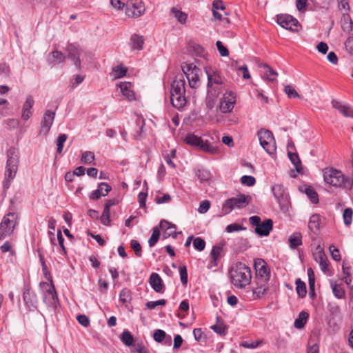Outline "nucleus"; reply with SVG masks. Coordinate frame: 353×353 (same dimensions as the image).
<instances>
[{
    "label": "nucleus",
    "instance_id": "nucleus-1",
    "mask_svg": "<svg viewBox=\"0 0 353 353\" xmlns=\"http://www.w3.org/2000/svg\"><path fill=\"white\" fill-rule=\"evenodd\" d=\"M254 268L255 286L252 288V294L253 298L257 299L263 296L270 288L271 272L268 263L261 258L254 260Z\"/></svg>",
    "mask_w": 353,
    "mask_h": 353
},
{
    "label": "nucleus",
    "instance_id": "nucleus-2",
    "mask_svg": "<svg viewBox=\"0 0 353 353\" xmlns=\"http://www.w3.org/2000/svg\"><path fill=\"white\" fill-rule=\"evenodd\" d=\"M208 77L207 105H213L214 100L225 90L226 84L220 72L212 68H205Z\"/></svg>",
    "mask_w": 353,
    "mask_h": 353
},
{
    "label": "nucleus",
    "instance_id": "nucleus-3",
    "mask_svg": "<svg viewBox=\"0 0 353 353\" xmlns=\"http://www.w3.org/2000/svg\"><path fill=\"white\" fill-rule=\"evenodd\" d=\"M230 275L232 283L239 288H245L251 283V270L242 262H236L231 267Z\"/></svg>",
    "mask_w": 353,
    "mask_h": 353
},
{
    "label": "nucleus",
    "instance_id": "nucleus-4",
    "mask_svg": "<svg viewBox=\"0 0 353 353\" xmlns=\"http://www.w3.org/2000/svg\"><path fill=\"white\" fill-rule=\"evenodd\" d=\"M6 165L5 170V179L3 182L4 189H8L11 181L15 178L19 164V150L12 147L6 152Z\"/></svg>",
    "mask_w": 353,
    "mask_h": 353
},
{
    "label": "nucleus",
    "instance_id": "nucleus-5",
    "mask_svg": "<svg viewBox=\"0 0 353 353\" xmlns=\"http://www.w3.org/2000/svg\"><path fill=\"white\" fill-rule=\"evenodd\" d=\"M323 179L326 183L336 188L351 189L353 180L345 177L343 172L333 168H326L323 170Z\"/></svg>",
    "mask_w": 353,
    "mask_h": 353
},
{
    "label": "nucleus",
    "instance_id": "nucleus-6",
    "mask_svg": "<svg viewBox=\"0 0 353 353\" xmlns=\"http://www.w3.org/2000/svg\"><path fill=\"white\" fill-rule=\"evenodd\" d=\"M185 85V81L183 77H176L171 85L170 101L172 105L179 110L183 108L186 103Z\"/></svg>",
    "mask_w": 353,
    "mask_h": 353
},
{
    "label": "nucleus",
    "instance_id": "nucleus-7",
    "mask_svg": "<svg viewBox=\"0 0 353 353\" xmlns=\"http://www.w3.org/2000/svg\"><path fill=\"white\" fill-rule=\"evenodd\" d=\"M252 197L250 195L239 194L237 197H232L226 199L222 205V211L224 214H228L234 209H241L246 207L251 202Z\"/></svg>",
    "mask_w": 353,
    "mask_h": 353
},
{
    "label": "nucleus",
    "instance_id": "nucleus-8",
    "mask_svg": "<svg viewBox=\"0 0 353 353\" xmlns=\"http://www.w3.org/2000/svg\"><path fill=\"white\" fill-rule=\"evenodd\" d=\"M184 141L188 145L212 154H216L219 152V149L216 146L211 145L208 141H204L200 137L196 136L194 134H188Z\"/></svg>",
    "mask_w": 353,
    "mask_h": 353
},
{
    "label": "nucleus",
    "instance_id": "nucleus-9",
    "mask_svg": "<svg viewBox=\"0 0 353 353\" xmlns=\"http://www.w3.org/2000/svg\"><path fill=\"white\" fill-rule=\"evenodd\" d=\"M18 215L14 212L6 214L0 223V241L10 236L17 223Z\"/></svg>",
    "mask_w": 353,
    "mask_h": 353
},
{
    "label": "nucleus",
    "instance_id": "nucleus-10",
    "mask_svg": "<svg viewBox=\"0 0 353 353\" xmlns=\"http://www.w3.org/2000/svg\"><path fill=\"white\" fill-rule=\"evenodd\" d=\"M181 69L185 74L189 85L192 88H196L199 85L201 70L192 63L183 62Z\"/></svg>",
    "mask_w": 353,
    "mask_h": 353
},
{
    "label": "nucleus",
    "instance_id": "nucleus-11",
    "mask_svg": "<svg viewBox=\"0 0 353 353\" xmlns=\"http://www.w3.org/2000/svg\"><path fill=\"white\" fill-rule=\"evenodd\" d=\"M258 137L260 145L269 154L276 152V145L274 137L270 130L261 129L258 131Z\"/></svg>",
    "mask_w": 353,
    "mask_h": 353
},
{
    "label": "nucleus",
    "instance_id": "nucleus-12",
    "mask_svg": "<svg viewBox=\"0 0 353 353\" xmlns=\"http://www.w3.org/2000/svg\"><path fill=\"white\" fill-rule=\"evenodd\" d=\"M125 6L126 15L132 18H138L145 11V5L141 0H128Z\"/></svg>",
    "mask_w": 353,
    "mask_h": 353
},
{
    "label": "nucleus",
    "instance_id": "nucleus-13",
    "mask_svg": "<svg viewBox=\"0 0 353 353\" xmlns=\"http://www.w3.org/2000/svg\"><path fill=\"white\" fill-rule=\"evenodd\" d=\"M236 96L232 91H226L221 99L219 108L222 113H230L234 109Z\"/></svg>",
    "mask_w": 353,
    "mask_h": 353
},
{
    "label": "nucleus",
    "instance_id": "nucleus-14",
    "mask_svg": "<svg viewBox=\"0 0 353 353\" xmlns=\"http://www.w3.org/2000/svg\"><path fill=\"white\" fill-rule=\"evenodd\" d=\"M276 18L278 24L282 28L292 31L297 30L296 28L299 25V21L296 19L286 14H279Z\"/></svg>",
    "mask_w": 353,
    "mask_h": 353
},
{
    "label": "nucleus",
    "instance_id": "nucleus-15",
    "mask_svg": "<svg viewBox=\"0 0 353 353\" xmlns=\"http://www.w3.org/2000/svg\"><path fill=\"white\" fill-rule=\"evenodd\" d=\"M331 105L343 117L353 118V108L350 104L336 99H333L331 101Z\"/></svg>",
    "mask_w": 353,
    "mask_h": 353
},
{
    "label": "nucleus",
    "instance_id": "nucleus-16",
    "mask_svg": "<svg viewBox=\"0 0 353 353\" xmlns=\"http://www.w3.org/2000/svg\"><path fill=\"white\" fill-rule=\"evenodd\" d=\"M40 285L43 288L48 295H45L43 300L45 302H48L49 305H56L58 301V296L55 288L51 281L50 283L43 282Z\"/></svg>",
    "mask_w": 353,
    "mask_h": 353
},
{
    "label": "nucleus",
    "instance_id": "nucleus-17",
    "mask_svg": "<svg viewBox=\"0 0 353 353\" xmlns=\"http://www.w3.org/2000/svg\"><path fill=\"white\" fill-rule=\"evenodd\" d=\"M68 57L73 61L74 65L79 69L81 68V60L79 57L83 50L73 44H69L67 47Z\"/></svg>",
    "mask_w": 353,
    "mask_h": 353
},
{
    "label": "nucleus",
    "instance_id": "nucleus-18",
    "mask_svg": "<svg viewBox=\"0 0 353 353\" xmlns=\"http://www.w3.org/2000/svg\"><path fill=\"white\" fill-rule=\"evenodd\" d=\"M313 256L315 261L319 263L321 270L325 272L328 266V261L323 250L319 247L317 248Z\"/></svg>",
    "mask_w": 353,
    "mask_h": 353
},
{
    "label": "nucleus",
    "instance_id": "nucleus-19",
    "mask_svg": "<svg viewBox=\"0 0 353 353\" xmlns=\"http://www.w3.org/2000/svg\"><path fill=\"white\" fill-rule=\"evenodd\" d=\"M55 117V112L46 110L43 118L41 121V131L44 132L46 134H48L50 130V128L53 123L54 119Z\"/></svg>",
    "mask_w": 353,
    "mask_h": 353
},
{
    "label": "nucleus",
    "instance_id": "nucleus-20",
    "mask_svg": "<svg viewBox=\"0 0 353 353\" xmlns=\"http://www.w3.org/2000/svg\"><path fill=\"white\" fill-rule=\"evenodd\" d=\"M273 222L271 219H265L261 222L257 228H255V232L259 236H268L272 230Z\"/></svg>",
    "mask_w": 353,
    "mask_h": 353
},
{
    "label": "nucleus",
    "instance_id": "nucleus-21",
    "mask_svg": "<svg viewBox=\"0 0 353 353\" xmlns=\"http://www.w3.org/2000/svg\"><path fill=\"white\" fill-rule=\"evenodd\" d=\"M149 283L152 289L157 292H161L163 289V284L160 276L155 272L151 274Z\"/></svg>",
    "mask_w": 353,
    "mask_h": 353
},
{
    "label": "nucleus",
    "instance_id": "nucleus-22",
    "mask_svg": "<svg viewBox=\"0 0 353 353\" xmlns=\"http://www.w3.org/2000/svg\"><path fill=\"white\" fill-rule=\"evenodd\" d=\"M132 84L130 82H122L119 84L121 92L123 97L128 101H133L135 99V94L131 89Z\"/></svg>",
    "mask_w": 353,
    "mask_h": 353
},
{
    "label": "nucleus",
    "instance_id": "nucleus-23",
    "mask_svg": "<svg viewBox=\"0 0 353 353\" xmlns=\"http://www.w3.org/2000/svg\"><path fill=\"white\" fill-rule=\"evenodd\" d=\"M34 103V101L31 95H29L23 103L22 118L24 120H28L32 115L31 109Z\"/></svg>",
    "mask_w": 353,
    "mask_h": 353
},
{
    "label": "nucleus",
    "instance_id": "nucleus-24",
    "mask_svg": "<svg viewBox=\"0 0 353 353\" xmlns=\"http://www.w3.org/2000/svg\"><path fill=\"white\" fill-rule=\"evenodd\" d=\"M290 247L294 249L302 244V235L300 232H296L291 234L288 239Z\"/></svg>",
    "mask_w": 353,
    "mask_h": 353
},
{
    "label": "nucleus",
    "instance_id": "nucleus-25",
    "mask_svg": "<svg viewBox=\"0 0 353 353\" xmlns=\"http://www.w3.org/2000/svg\"><path fill=\"white\" fill-rule=\"evenodd\" d=\"M131 46L133 50H141L144 43L143 36L133 34L130 38Z\"/></svg>",
    "mask_w": 353,
    "mask_h": 353
},
{
    "label": "nucleus",
    "instance_id": "nucleus-26",
    "mask_svg": "<svg viewBox=\"0 0 353 353\" xmlns=\"http://www.w3.org/2000/svg\"><path fill=\"white\" fill-rule=\"evenodd\" d=\"M309 314L305 311H302L299 313V316L294 321V327L297 329H301L305 325Z\"/></svg>",
    "mask_w": 353,
    "mask_h": 353
},
{
    "label": "nucleus",
    "instance_id": "nucleus-27",
    "mask_svg": "<svg viewBox=\"0 0 353 353\" xmlns=\"http://www.w3.org/2000/svg\"><path fill=\"white\" fill-rule=\"evenodd\" d=\"M171 13L181 24H185L188 19V14L174 7L171 9Z\"/></svg>",
    "mask_w": 353,
    "mask_h": 353
},
{
    "label": "nucleus",
    "instance_id": "nucleus-28",
    "mask_svg": "<svg viewBox=\"0 0 353 353\" xmlns=\"http://www.w3.org/2000/svg\"><path fill=\"white\" fill-rule=\"evenodd\" d=\"M262 67L266 68V72L263 74V78L268 81H274L276 79L278 73L268 64H263Z\"/></svg>",
    "mask_w": 353,
    "mask_h": 353
},
{
    "label": "nucleus",
    "instance_id": "nucleus-29",
    "mask_svg": "<svg viewBox=\"0 0 353 353\" xmlns=\"http://www.w3.org/2000/svg\"><path fill=\"white\" fill-rule=\"evenodd\" d=\"M321 219L319 214H313L310 216L308 228L312 232H315L319 229Z\"/></svg>",
    "mask_w": 353,
    "mask_h": 353
},
{
    "label": "nucleus",
    "instance_id": "nucleus-30",
    "mask_svg": "<svg viewBox=\"0 0 353 353\" xmlns=\"http://www.w3.org/2000/svg\"><path fill=\"white\" fill-rule=\"evenodd\" d=\"M33 298H34V294L31 292L30 289L26 288L23 293V301H24L26 305L28 307H35V305L34 304Z\"/></svg>",
    "mask_w": 353,
    "mask_h": 353
},
{
    "label": "nucleus",
    "instance_id": "nucleus-31",
    "mask_svg": "<svg viewBox=\"0 0 353 353\" xmlns=\"http://www.w3.org/2000/svg\"><path fill=\"white\" fill-rule=\"evenodd\" d=\"M119 300L123 304L130 303L132 301V292L128 288H123L119 294Z\"/></svg>",
    "mask_w": 353,
    "mask_h": 353
},
{
    "label": "nucleus",
    "instance_id": "nucleus-32",
    "mask_svg": "<svg viewBox=\"0 0 353 353\" xmlns=\"http://www.w3.org/2000/svg\"><path fill=\"white\" fill-rule=\"evenodd\" d=\"M127 70V68L122 64L117 65L112 69V76L114 79L121 78L125 75Z\"/></svg>",
    "mask_w": 353,
    "mask_h": 353
},
{
    "label": "nucleus",
    "instance_id": "nucleus-33",
    "mask_svg": "<svg viewBox=\"0 0 353 353\" xmlns=\"http://www.w3.org/2000/svg\"><path fill=\"white\" fill-rule=\"evenodd\" d=\"M223 248L221 246L215 245L212 248L210 255L212 257V263L214 265H217V261L221 256Z\"/></svg>",
    "mask_w": 353,
    "mask_h": 353
},
{
    "label": "nucleus",
    "instance_id": "nucleus-34",
    "mask_svg": "<svg viewBox=\"0 0 353 353\" xmlns=\"http://www.w3.org/2000/svg\"><path fill=\"white\" fill-rule=\"evenodd\" d=\"M296 290L298 295L303 298L305 297L307 293L306 285L300 279L296 280Z\"/></svg>",
    "mask_w": 353,
    "mask_h": 353
},
{
    "label": "nucleus",
    "instance_id": "nucleus-35",
    "mask_svg": "<svg viewBox=\"0 0 353 353\" xmlns=\"http://www.w3.org/2000/svg\"><path fill=\"white\" fill-rule=\"evenodd\" d=\"M331 287H332L334 295L337 299H343L345 297V290H344L343 288L341 286V285L332 283Z\"/></svg>",
    "mask_w": 353,
    "mask_h": 353
},
{
    "label": "nucleus",
    "instance_id": "nucleus-36",
    "mask_svg": "<svg viewBox=\"0 0 353 353\" xmlns=\"http://www.w3.org/2000/svg\"><path fill=\"white\" fill-rule=\"evenodd\" d=\"M288 157H289V159H290L291 162L294 164L296 171L298 172H300L302 168H301V162L300 161L299 155L296 153H292V152H289Z\"/></svg>",
    "mask_w": 353,
    "mask_h": 353
},
{
    "label": "nucleus",
    "instance_id": "nucleus-37",
    "mask_svg": "<svg viewBox=\"0 0 353 353\" xmlns=\"http://www.w3.org/2000/svg\"><path fill=\"white\" fill-rule=\"evenodd\" d=\"M305 194H307L308 199L310 201L316 204L319 203V196L316 192L311 187L306 188L305 190Z\"/></svg>",
    "mask_w": 353,
    "mask_h": 353
},
{
    "label": "nucleus",
    "instance_id": "nucleus-38",
    "mask_svg": "<svg viewBox=\"0 0 353 353\" xmlns=\"http://www.w3.org/2000/svg\"><path fill=\"white\" fill-rule=\"evenodd\" d=\"M341 26H342V28L345 30H349L350 29H352V19L350 18V16L348 14H343V16L341 17Z\"/></svg>",
    "mask_w": 353,
    "mask_h": 353
},
{
    "label": "nucleus",
    "instance_id": "nucleus-39",
    "mask_svg": "<svg viewBox=\"0 0 353 353\" xmlns=\"http://www.w3.org/2000/svg\"><path fill=\"white\" fill-rule=\"evenodd\" d=\"M160 236V231L158 226L153 228L152 234L148 240L150 247H153L158 241Z\"/></svg>",
    "mask_w": 353,
    "mask_h": 353
},
{
    "label": "nucleus",
    "instance_id": "nucleus-40",
    "mask_svg": "<svg viewBox=\"0 0 353 353\" xmlns=\"http://www.w3.org/2000/svg\"><path fill=\"white\" fill-rule=\"evenodd\" d=\"M94 161V154L90 151L83 152L81 162L84 164H91Z\"/></svg>",
    "mask_w": 353,
    "mask_h": 353
},
{
    "label": "nucleus",
    "instance_id": "nucleus-41",
    "mask_svg": "<svg viewBox=\"0 0 353 353\" xmlns=\"http://www.w3.org/2000/svg\"><path fill=\"white\" fill-rule=\"evenodd\" d=\"M255 96L258 100L260 101L261 105L263 106L265 104L269 103L268 97L263 94V90L260 89H256L254 91Z\"/></svg>",
    "mask_w": 353,
    "mask_h": 353
},
{
    "label": "nucleus",
    "instance_id": "nucleus-42",
    "mask_svg": "<svg viewBox=\"0 0 353 353\" xmlns=\"http://www.w3.org/2000/svg\"><path fill=\"white\" fill-rule=\"evenodd\" d=\"M121 341L127 346L132 345L134 339L132 335L129 331H124L121 334Z\"/></svg>",
    "mask_w": 353,
    "mask_h": 353
},
{
    "label": "nucleus",
    "instance_id": "nucleus-43",
    "mask_svg": "<svg viewBox=\"0 0 353 353\" xmlns=\"http://www.w3.org/2000/svg\"><path fill=\"white\" fill-rule=\"evenodd\" d=\"M272 191L276 199H279L283 196L284 189L283 185L281 184H276L273 185L272 188Z\"/></svg>",
    "mask_w": 353,
    "mask_h": 353
},
{
    "label": "nucleus",
    "instance_id": "nucleus-44",
    "mask_svg": "<svg viewBox=\"0 0 353 353\" xmlns=\"http://www.w3.org/2000/svg\"><path fill=\"white\" fill-rule=\"evenodd\" d=\"M68 136L65 134H61L59 135L57 141V152L61 153L63 151V145L67 140Z\"/></svg>",
    "mask_w": 353,
    "mask_h": 353
},
{
    "label": "nucleus",
    "instance_id": "nucleus-45",
    "mask_svg": "<svg viewBox=\"0 0 353 353\" xmlns=\"http://www.w3.org/2000/svg\"><path fill=\"white\" fill-rule=\"evenodd\" d=\"M353 211L351 208H348L345 209L343 214L344 223L349 225L352 223Z\"/></svg>",
    "mask_w": 353,
    "mask_h": 353
},
{
    "label": "nucleus",
    "instance_id": "nucleus-46",
    "mask_svg": "<svg viewBox=\"0 0 353 353\" xmlns=\"http://www.w3.org/2000/svg\"><path fill=\"white\" fill-rule=\"evenodd\" d=\"M241 183L246 186H253L256 183V179L252 176L244 175L241 178Z\"/></svg>",
    "mask_w": 353,
    "mask_h": 353
},
{
    "label": "nucleus",
    "instance_id": "nucleus-47",
    "mask_svg": "<svg viewBox=\"0 0 353 353\" xmlns=\"http://www.w3.org/2000/svg\"><path fill=\"white\" fill-rule=\"evenodd\" d=\"M285 93L288 95V98H299V94L295 89L290 85H287L284 88Z\"/></svg>",
    "mask_w": 353,
    "mask_h": 353
},
{
    "label": "nucleus",
    "instance_id": "nucleus-48",
    "mask_svg": "<svg viewBox=\"0 0 353 353\" xmlns=\"http://www.w3.org/2000/svg\"><path fill=\"white\" fill-rule=\"evenodd\" d=\"M53 61L55 63H60L65 61V56L60 51L55 50L52 52Z\"/></svg>",
    "mask_w": 353,
    "mask_h": 353
},
{
    "label": "nucleus",
    "instance_id": "nucleus-49",
    "mask_svg": "<svg viewBox=\"0 0 353 353\" xmlns=\"http://www.w3.org/2000/svg\"><path fill=\"white\" fill-rule=\"evenodd\" d=\"M193 245L196 250L201 252L205 249V242L203 239L196 237L193 241Z\"/></svg>",
    "mask_w": 353,
    "mask_h": 353
},
{
    "label": "nucleus",
    "instance_id": "nucleus-50",
    "mask_svg": "<svg viewBox=\"0 0 353 353\" xmlns=\"http://www.w3.org/2000/svg\"><path fill=\"white\" fill-rule=\"evenodd\" d=\"M180 274V279L183 285H186L188 283V272L187 268L185 265L180 266L179 268Z\"/></svg>",
    "mask_w": 353,
    "mask_h": 353
},
{
    "label": "nucleus",
    "instance_id": "nucleus-51",
    "mask_svg": "<svg viewBox=\"0 0 353 353\" xmlns=\"http://www.w3.org/2000/svg\"><path fill=\"white\" fill-rule=\"evenodd\" d=\"M98 190H99L102 196H106L112 190L111 187L105 182L99 184Z\"/></svg>",
    "mask_w": 353,
    "mask_h": 353
},
{
    "label": "nucleus",
    "instance_id": "nucleus-52",
    "mask_svg": "<svg viewBox=\"0 0 353 353\" xmlns=\"http://www.w3.org/2000/svg\"><path fill=\"white\" fill-rule=\"evenodd\" d=\"M131 248L134 251V253L137 256L141 257V245L140 243L136 240H132L130 242Z\"/></svg>",
    "mask_w": 353,
    "mask_h": 353
},
{
    "label": "nucleus",
    "instance_id": "nucleus-53",
    "mask_svg": "<svg viewBox=\"0 0 353 353\" xmlns=\"http://www.w3.org/2000/svg\"><path fill=\"white\" fill-rule=\"evenodd\" d=\"M166 301L165 299H160L156 301H148L146 303L145 306L150 310H153L156 308L157 306L164 305Z\"/></svg>",
    "mask_w": 353,
    "mask_h": 353
},
{
    "label": "nucleus",
    "instance_id": "nucleus-54",
    "mask_svg": "<svg viewBox=\"0 0 353 353\" xmlns=\"http://www.w3.org/2000/svg\"><path fill=\"white\" fill-rule=\"evenodd\" d=\"M0 250L2 253L9 252L10 255L14 256L15 254L14 250L12 248L11 244L9 241H6L1 247Z\"/></svg>",
    "mask_w": 353,
    "mask_h": 353
},
{
    "label": "nucleus",
    "instance_id": "nucleus-55",
    "mask_svg": "<svg viewBox=\"0 0 353 353\" xmlns=\"http://www.w3.org/2000/svg\"><path fill=\"white\" fill-rule=\"evenodd\" d=\"M57 239H58L59 244L61 247V251H60L61 254L66 255V250H65V248L63 245L64 239L62 236L61 230H59L57 231Z\"/></svg>",
    "mask_w": 353,
    "mask_h": 353
},
{
    "label": "nucleus",
    "instance_id": "nucleus-56",
    "mask_svg": "<svg viewBox=\"0 0 353 353\" xmlns=\"http://www.w3.org/2000/svg\"><path fill=\"white\" fill-rule=\"evenodd\" d=\"M211 328L221 336L225 334L226 326L221 323L212 325Z\"/></svg>",
    "mask_w": 353,
    "mask_h": 353
},
{
    "label": "nucleus",
    "instance_id": "nucleus-57",
    "mask_svg": "<svg viewBox=\"0 0 353 353\" xmlns=\"http://www.w3.org/2000/svg\"><path fill=\"white\" fill-rule=\"evenodd\" d=\"M216 46L217 49L222 57H228L229 55V51L226 47H225L222 42L220 41H217L216 43Z\"/></svg>",
    "mask_w": 353,
    "mask_h": 353
},
{
    "label": "nucleus",
    "instance_id": "nucleus-58",
    "mask_svg": "<svg viewBox=\"0 0 353 353\" xmlns=\"http://www.w3.org/2000/svg\"><path fill=\"white\" fill-rule=\"evenodd\" d=\"M101 221L104 225H109L110 223V210L103 209L102 215L101 216Z\"/></svg>",
    "mask_w": 353,
    "mask_h": 353
},
{
    "label": "nucleus",
    "instance_id": "nucleus-59",
    "mask_svg": "<svg viewBox=\"0 0 353 353\" xmlns=\"http://www.w3.org/2000/svg\"><path fill=\"white\" fill-rule=\"evenodd\" d=\"M165 335L166 334L163 330H157L153 334V337L157 342L161 343L165 339Z\"/></svg>",
    "mask_w": 353,
    "mask_h": 353
},
{
    "label": "nucleus",
    "instance_id": "nucleus-60",
    "mask_svg": "<svg viewBox=\"0 0 353 353\" xmlns=\"http://www.w3.org/2000/svg\"><path fill=\"white\" fill-rule=\"evenodd\" d=\"M329 250L331 252L332 258L336 261H339L341 260V254L339 253V250L333 245L329 247Z\"/></svg>",
    "mask_w": 353,
    "mask_h": 353
},
{
    "label": "nucleus",
    "instance_id": "nucleus-61",
    "mask_svg": "<svg viewBox=\"0 0 353 353\" xmlns=\"http://www.w3.org/2000/svg\"><path fill=\"white\" fill-rule=\"evenodd\" d=\"M243 229H244V228H243L239 223H232V224L228 225L226 227L225 230H226L227 232L231 233V232H233L240 231V230H242Z\"/></svg>",
    "mask_w": 353,
    "mask_h": 353
},
{
    "label": "nucleus",
    "instance_id": "nucleus-62",
    "mask_svg": "<svg viewBox=\"0 0 353 353\" xmlns=\"http://www.w3.org/2000/svg\"><path fill=\"white\" fill-rule=\"evenodd\" d=\"M319 345L316 343H312V341L310 340L307 344V353H319Z\"/></svg>",
    "mask_w": 353,
    "mask_h": 353
},
{
    "label": "nucleus",
    "instance_id": "nucleus-63",
    "mask_svg": "<svg viewBox=\"0 0 353 353\" xmlns=\"http://www.w3.org/2000/svg\"><path fill=\"white\" fill-rule=\"evenodd\" d=\"M210 208V203L208 200H204L202 202H201L198 211L201 213L204 214Z\"/></svg>",
    "mask_w": 353,
    "mask_h": 353
},
{
    "label": "nucleus",
    "instance_id": "nucleus-64",
    "mask_svg": "<svg viewBox=\"0 0 353 353\" xmlns=\"http://www.w3.org/2000/svg\"><path fill=\"white\" fill-rule=\"evenodd\" d=\"M345 48L350 54H353V37H349L345 42Z\"/></svg>",
    "mask_w": 353,
    "mask_h": 353
}]
</instances>
